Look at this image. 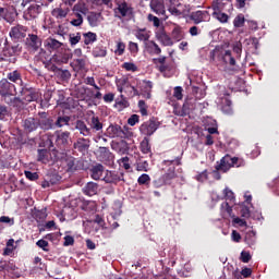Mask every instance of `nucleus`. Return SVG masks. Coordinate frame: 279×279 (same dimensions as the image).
Here are the masks:
<instances>
[{
    "mask_svg": "<svg viewBox=\"0 0 279 279\" xmlns=\"http://www.w3.org/2000/svg\"><path fill=\"white\" fill-rule=\"evenodd\" d=\"M209 60L211 64H216V66H223V64H228L229 66H235L236 60L234 56H232V51L223 50V48H215L209 52Z\"/></svg>",
    "mask_w": 279,
    "mask_h": 279,
    "instance_id": "1",
    "label": "nucleus"
},
{
    "mask_svg": "<svg viewBox=\"0 0 279 279\" xmlns=\"http://www.w3.org/2000/svg\"><path fill=\"white\" fill-rule=\"evenodd\" d=\"M243 165H245V160L242 158L226 155L220 161H217L215 169L218 173H228L232 167H243Z\"/></svg>",
    "mask_w": 279,
    "mask_h": 279,
    "instance_id": "2",
    "label": "nucleus"
},
{
    "mask_svg": "<svg viewBox=\"0 0 279 279\" xmlns=\"http://www.w3.org/2000/svg\"><path fill=\"white\" fill-rule=\"evenodd\" d=\"M37 125L44 132H49V130H56V124L53 118L49 117V113L41 111L38 112Z\"/></svg>",
    "mask_w": 279,
    "mask_h": 279,
    "instance_id": "3",
    "label": "nucleus"
},
{
    "mask_svg": "<svg viewBox=\"0 0 279 279\" xmlns=\"http://www.w3.org/2000/svg\"><path fill=\"white\" fill-rule=\"evenodd\" d=\"M108 134L111 138H130L132 132L126 126L121 128L119 124L109 125Z\"/></svg>",
    "mask_w": 279,
    "mask_h": 279,
    "instance_id": "4",
    "label": "nucleus"
},
{
    "mask_svg": "<svg viewBox=\"0 0 279 279\" xmlns=\"http://www.w3.org/2000/svg\"><path fill=\"white\" fill-rule=\"evenodd\" d=\"M0 95L3 99H8L9 97H14L16 95V86L8 78H2L0 81Z\"/></svg>",
    "mask_w": 279,
    "mask_h": 279,
    "instance_id": "5",
    "label": "nucleus"
},
{
    "mask_svg": "<svg viewBox=\"0 0 279 279\" xmlns=\"http://www.w3.org/2000/svg\"><path fill=\"white\" fill-rule=\"evenodd\" d=\"M116 19H128L133 16L134 8H132L128 2L123 1L118 3V7L114 9Z\"/></svg>",
    "mask_w": 279,
    "mask_h": 279,
    "instance_id": "6",
    "label": "nucleus"
},
{
    "mask_svg": "<svg viewBox=\"0 0 279 279\" xmlns=\"http://www.w3.org/2000/svg\"><path fill=\"white\" fill-rule=\"evenodd\" d=\"M43 14V4H38L33 2L28 5V8L24 11L25 21H34V19H38Z\"/></svg>",
    "mask_w": 279,
    "mask_h": 279,
    "instance_id": "7",
    "label": "nucleus"
},
{
    "mask_svg": "<svg viewBox=\"0 0 279 279\" xmlns=\"http://www.w3.org/2000/svg\"><path fill=\"white\" fill-rule=\"evenodd\" d=\"M64 162H65V171L68 173H75V171H82V169H84V161L73 156H68Z\"/></svg>",
    "mask_w": 279,
    "mask_h": 279,
    "instance_id": "8",
    "label": "nucleus"
},
{
    "mask_svg": "<svg viewBox=\"0 0 279 279\" xmlns=\"http://www.w3.org/2000/svg\"><path fill=\"white\" fill-rule=\"evenodd\" d=\"M159 126L160 123L156 122L155 120H148L140 126V132L144 136H153V134L156 132V130H158Z\"/></svg>",
    "mask_w": 279,
    "mask_h": 279,
    "instance_id": "9",
    "label": "nucleus"
},
{
    "mask_svg": "<svg viewBox=\"0 0 279 279\" xmlns=\"http://www.w3.org/2000/svg\"><path fill=\"white\" fill-rule=\"evenodd\" d=\"M98 154L100 162H104V165H108V167L114 165V155L110 151L108 147H99Z\"/></svg>",
    "mask_w": 279,
    "mask_h": 279,
    "instance_id": "10",
    "label": "nucleus"
},
{
    "mask_svg": "<svg viewBox=\"0 0 279 279\" xmlns=\"http://www.w3.org/2000/svg\"><path fill=\"white\" fill-rule=\"evenodd\" d=\"M190 21H193L194 25H199V23H206L210 21V13L208 11H193L190 14Z\"/></svg>",
    "mask_w": 279,
    "mask_h": 279,
    "instance_id": "11",
    "label": "nucleus"
},
{
    "mask_svg": "<svg viewBox=\"0 0 279 279\" xmlns=\"http://www.w3.org/2000/svg\"><path fill=\"white\" fill-rule=\"evenodd\" d=\"M19 53H21V46L20 45L7 46L3 49L4 58H10L9 62H11L12 64L16 63V56H19Z\"/></svg>",
    "mask_w": 279,
    "mask_h": 279,
    "instance_id": "12",
    "label": "nucleus"
},
{
    "mask_svg": "<svg viewBox=\"0 0 279 279\" xmlns=\"http://www.w3.org/2000/svg\"><path fill=\"white\" fill-rule=\"evenodd\" d=\"M56 137V145L59 149H66V146L69 145V141H71V132L64 131V132H57Z\"/></svg>",
    "mask_w": 279,
    "mask_h": 279,
    "instance_id": "13",
    "label": "nucleus"
},
{
    "mask_svg": "<svg viewBox=\"0 0 279 279\" xmlns=\"http://www.w3.org/2000/svg\"><path fill=\"white\" fill-rule=\"evenodd\" d=\"M9 36L13 40H23V38L27 36V28L23 25L13 26L11 27Z\"/></svg>",
    "mask_w": 279,
    "mask_h": 279,
    "instance_id": "14",
    "label": "nucleus"
},
{
    "mask_svg": "<svg viewBox=\"0 0 279 279\" xmlns=\"http://www.w3.org/2000/svg\"><path fill=\"white\" fill-rule=\"evenodd\" d=\"M155 38L162 45V47H173V39L165 32L159 29L155 33Z\"/></svg>",
    "mask_w": 279,
    "mask_h": 279,
    "instance_id": "15",
    "label": "nucleus"
},
{
    "mask_svg": "<svg viewBox=\"0 0 279 279\" xmlns=\"http://www.w3.org/2000/svg\"><path fill=\"white\" fill-rule=\"evenodd\" d=\"M180 165H182V157H177L169 163L167 175H180L182 173Z\"/></svg>",
    "mask_w": 279,
    "mask_h": 279,
    "instance_id": "16",
    "label": "nucleus"
},
{
    "mask_svg": "<svg viewBox=\"0 0 279 279\" xmlns=\"http://www.w3.org/2000/svg\"><path fill=\"white\" fill-rule=\"evenodd\" d=\"M20 93L23 99L28 102L38 101V93H36V89L32 87H22Z\"/></svg>",
    "mask_w": 279,
    "mask_h": 279,
    "instance_id": "17",
    "label": "nucleus"
},
{
    "mask_svg": "<svg viewBox=\"0 0 279 279\" xmlns=\"http://www.w3.org/2000/svg\"><path fill=\"white\" fill-rule=\"evenodd\" d=\"M26 45L29 49H33V51H38L40 47L43 46V40L38 35L29 34L26 38Z\"/></svg>",
    "mask_w": 279,
    "mask_h": 279,
    "instance_id": "18",
    "label": "nucleus"
},
{
    "mask_svg": "<svg viewBox=\"0 0 279 279\" xmlns=\"http://www.w3.org/2000/svg\"><path fill=\"white\" fill-rule=\"evenodd\" d=\"M23 128L25 132H28V134L36 132V130H38V118H26L23 121Z\"/></svg>",
    "mask_w": 279,
    "mask_h": 279,
    "instance_id": "19",
    "label": "nucleus"
},
{
    "mask_svg": "<svg viewBox=\"0 0 279 279\" xmlns=\"http://www.w3.org/2000/svg\"><path fill=\"white\" fill-rule=\"evenodd\" d=\"M144 47H145V51L149 53V56H160V53H162V49L154 40L146 41L144 44Z\"/></svg>",
    "mask_w": 279,
    "mask_h": 279,
    "instance_id": "20",
    "label": "nucleus"
},
{
    "mask_svg": "<svg viewBox=\"0 0 279 279\" xmlns=\"http://www.w3.org/2000/svg\"><path fill=\"white\" fill-rule=\"evenodd\" d=\"M44 45L46 47V49L48 51H58V49H62V47H64V44H62L61 41H59L58 39L56 38H47L45 41H44Z\"/></svg>",
    "mask_w": 279,
    "mask_h": 279,
    "instance_id": "21",
    "label": "nucleus"
},
{
    "mask_svg": "<svg viewBox=\"0 0 279 279\" xmlns=\"http://www.w3.org/2000/svg\"><path fill=\"white\" fill-rule=\"evenodd\" d=\"M75 130H77L80 134H82V136H93L92 129L88 128V125L86 124V122H84V120H77L75 122Z\"/></svg>",
    "mask_w": 279,
    "mask_h": 279,
    "instance_id": "22",
    "label": "nucleus"
},
{
    "mask_svg": "<svg viewBox=\"0 0 279 279\" xmlns=\"http://www.w3.org/2000/svg\"><path fill=\"white\" fill-rule=\"evenodd\" d=\"M61 175H46L41 182V187L47 189L53 185H57L61 182Z\"/></svg>",
    "mask_w": 279,
    "mask_h": 279,
    "instance_id": "23",
    "label": "nucleus"
},
{
    "mask_svg": "<svg viewBox=\"0 0 279 279\" xmlns=\"http://www.w3.org/2000/svg\"><path fill=\"white\" fill-rule=\"evenodd\" d=\"M92 178H93V180H96V181L101 180V181H105L106 183H110V184H117L120 181H124L123 175H121V177L120 175H105L102 179L99 175H93Z\"/></svg>",
    "mask_w": 279,
    "mask_h": 279,
    "instance_id": "24",
    "label": "nucleus"
},
{
    "mask_svg": "<svg viewBox=\"0 0 279 279\" xmlns=\"http://www.w3.org/2000/svg\"><path fill=\"white\" fill-rule=\"evenodd\" d=\"M90 148V140L81 137L74 143V149L77 151H88Z\"/></svg>",
    "mask_w": 279,
    "mask_h": 279,
    "instance_id": "25",
    "label": "nucleus"
},
{
    "mask_svg": "<svg viewBox=\"0 0 279 279\" xmlns=\"http://www.w3.org/2000/svg\"><path fill=\"white\" fill-rule=\"evenodd\" d=\"M135 38H137V40H141L142 43H150L151 40H149L150 35L149 32L147 31V28H138L135 32Z\"/></svg>",
    "mask_w": 279,
    "mask_h": 279,
    "instance_id": "26",
    "label": "nucleus"
},
{
    "mask_svg": "<svg viewBox=\"0 0 279 279\" xmlns=\"http://www.w3.org/2000/svg\"><path fill=\"white\" fill-rule=\"evenodd\" d=\"M51 159V154L47 149H38L37 150V160L38 162H43V165H48Z\"/></svg>",
    "mask_w": 279,
    "mask_h": 279,
    "instance_id": "27",
    "label": "nucleus"
},
{
    "mask_svg": "<svg viewBox=\"0 0 279 279\" xmlns=\"http://www.w3.org/2000/svg\"><path fill=\"white\" fill-rule=\"evenodd\" d=\"M99 191V185L94 182H88L86 186L83 189V192L87 196H94Z\"/></svg>",
    "mask_w": 279,
    "mask_h": 279,
    "instance_id": "28",
    "label": "nucleus"
},
{
    "mask_svg": "<svg viewBox=\"0 0 279 279\" xmlns=\"http://www.w3.org/2000/svg\"><path fill=\"white\" fill-rule=\"evenodd\" d=\"M89 130L93 132H101L104 130V123H101V120H99V117L93 116L90 121Z\"/></svg>",
    "mask_w": 279,
    "mask_h": 279,
    "instance_id": "29",
    "label": "nucleus"
},
{
    "mask_svg": "<svg viewBox=\"0 0 279 279\" xmlns=\"http://www.w3.org/2000/svg\"><path fill=\"white\" fill-rule=\"evenodd\" d=\"M7 80H9V82H13V84H19V82H20V84H23V78H22L21 72H19V70L8 73Z\"/></svg>",
    "mask_w": 279,
    "mask_h": 279,
    "instance_id": "30",
    "label": "nucleus"
},
{
    "mask_svg": "<svg viewBox=\"0 0 279 279\" xmlns=\"http://www.w3.org/2000/svg\"><path fill=\"white\" fill-rule=\"evenodd\" d=\"M74 14H82L86 16L88 14V7L84 2H78L73 7Z\"/></svg>",
    "mask_w": 279,
    "mask_h": 279,
    "instance_id": "31",
    "label": "nucleus"
},
{
    "mask_svg": "<svg viewBox=\"0 0 279 279\" xmlns=\"http://www.w3.org/2000/svg\"><path fill=\"white\" fill-rule=\"evenodd\" d=\"M92 175H104L106 173V167L101 163L92 165L89 168Z\"/></svg>",
    "mask_w": 279,
    "mask_h": 279,
    "instance_id": "32",
    "label": "nucleus"
},
{
    "mask_svg": "<svg viewBox=\"0 0 279 279\" xmlns=\"http://www.w3.org/2000/svg\"><path fill=\"white\" fill-rule=\"evenodd\" d=\"M4 101L5 104H8V106H11L12 108H17V110H21V108H23V100H21V98L19 97H9L4 99Z\"/></svg>",
    "mask_w": 279,
    "mask_h": 279,
    "instance_id": "33",
    "label": "nucleus"
},
{
    "mask_svg": "<svg viewBox=\"0 0 279 279\" xmlns=\"http://www.w3.org/2000/svg\"><path fill=\"white\" fill-rule=\"evenodd\" d=\"M101 16L100 13H96V12H90L87 15V21L90 25V27H97V25H99V17Z\"/></svg>",
    "mask_w": 279,
    "mask_h": 279,
    "instance_id": "34",
    "label": "nucleus"
},
{
    "mask_svg": "<svg viewBox=\"0 0 279 279\" xmlns=\"http://www.w3.org/2000/svg\"><path fill=\"white\" fill-rule=\"evenodd\" d=\"M244 241L246 245L253 246L256 243V232L254 230H250L245 233Z\"/></svg>",
    "mask_w": 279,
    "mask_h": 279,
    "instance_id": "35",
    "label": "nucleus"
},
{
    "mask_svg": "<svg viewBox=\"0 0 279 279\" xmlns=\"http://www.w3.org/2000/svg\"><path fill=\"white\" fill-rule=\"evenodd\" d=\"M51 14L54 19H66L69 15V9L56 8L52 10Z\"/></svg>",
    "mask_w": 279,
    "mask_h": 279,
    "instance_id": "36",
    "label": "nucleus"
},
{
    "mask_svg": "<svg viewBox=\"0 0 279 279\" xmlns=\"http://www.w3.org/2000/svg\"><path fill=\"white\" fill-rule=\"evenodd\" d=\"M71 58H73L71 50H65L63 53L57 56L58 62H61L62 64H69Z\"/></svg>",
    "mask_w": 279,
    "mask_h": 279,
    "instance_id": "37",
    "label": "nucleus"
},
{
    "mask_svg": "<svg viewBox=\"0 0 279 279\" xmlns=\"http://www.w3.org/2000/svg\"><path fill=\"white\" fill-rule=\"evenodd\" d=\"M33 217L36 221L46 220L48 217L47 209H35V211H33Z\"/></svg>",
    "mask_w": 279,
    "mask_h": 279,
    "instance_id": "38",
    "label": "nucleus"
},
{
    "mask_svg": "<svg viewBox=\"0 0 279 279\" xmlns=\"http://www.w3.org/2000/svg\"><path fill=\"white\" fill-rule=\"evenodd\" d=\"M84 45H93V43H97V34L93 32L84 33Z\"/></svg>",
    "mask_w": 279,
    "mask_h": 279,
    "instance_id": "39",
    "label": "nucleus"
},
{
    "mask_svg": "<svg viewBox=\"0 0 279 279\" xmlns=\"http://www.w3.org/2000/svg\"><path fill=\"white\" fill-rule=\"evenodd\" d=\"M70 121H71V117L60 116L57 118V121L54 122V128H64V125H69Z\"/></svg>",
    "mask_w": 279,
    "mask_h": 279,
    "instance_id": "40",
    "label": "nucleus"
},
{
    "mask_svg": "<svg viewBox=\"0 0 279 279\" xmlns=\"http://www.w3.org/2000/svg\"><path fill=\"white\" fill-rule=\"evenodd\" d=\"M150 8L154 12H156L157 14H165V5L159 2V1H153L150 3Z\"/></svg>",
    "mask_w": 279,
    "mask_h": 279,
    "instance_id": "41",
    "label": "nucleus"
},
{
    "mask_svg": "<svg viewBox=\"0 0 279 279\" xmlns=\"http://www.w3.org/2000/svg\"><path fill=\"white\" fill-rule=\"evenodd\" d=\"M54 75L63 82H66V80H71V72L69 70H63L59 68V71H57Z\"/></svg>",
    "mask_w": 279,
    "mask_h": 279,
    "instance_id": "42",
    "label": "nucleus"
},
{
    "mask_svg": "<svg viewBox=\"0 0 279 279\" xmlns=\"http://www.w3.org/2000/svg\"><path fill=\"white\" fill-rule=\"evenodd\" d=\"M107 54H108V51L104 47H96L93 50L94 58H106Z\"/></svg>",
    "mask_w": 279,
    "mask_h": 279,
    "instance_id": "43",
    "label": "nucleus"
},
{
    "mask_svg": "<svg viewBox=\"0 0 279 279\" xmlns=\"http://www.w3.org/2000/svg\"><path fill=\"white\" fill-rule=\"evenodd\" d=\"M116 106L119 108H130V101H128L125 96L121 95L120 98L116 99Z\"/></svg>",
    "mask_w": 279,
    "mask_h": 279,
    "instance_id": "44",
    "label": "nucleus"
},
{
    "mask_svg": "<svg viewBox=\"0 0 279 279\" xmlns=\"http://www.w3.org/2000/svg\"><path fill=\"white\" fill-rule=\"evenodd\" d=\"M141 151L144 154H150L151 153V146L149 145V138L145 137L141 142Z\"/></svg>",
    "mask_w": 279,
    "mask_h": 279,
    "instance_id": "45",
    "label": "nucleus"
},
{
    "mask_svg": "<svg viewBox=\"0 0 279 279\" xmlns=\"http://www.w3.org/2000/svg\"><path fill=\"white\" fill-rule=\"evenodd\" d=\"M81 40H82V35L80 33L69 35V41L71 47H75V45H77V43H80Z\"/></svg>",
    "mask_w": 279,
    "mask_h": 279,
    "instance_id": "46",
    "label": "nucleus"
},
{
    "mask_svg": "<svg viewBox=\"0 0 279 279\" xmlns=\"http://www.w3.org/2000/svg\"><path fill=\"white\" fill-rule=\"evenodd\" d=\"M136 171H144V172L149 171V163L145 160L137 161Z\"/></svg>",
    "mask_w": 279,
    "mask_h": 279,
    "instance_id": "47",
    "label": "nucleus"
},
{
    "mask_svg": "<svg viewBox=\"0 0 279 279\" xmlns=\"http://www.w3.org/2000/svg\"><path fill=\"white\" fill-rule=\"evenodd\" d=\"M71 25H73V27H80V25H82L84 23V17L82 16V14H74V19L71 20Z\"/></svg>",
    "mask_w": 279,
    "mask_h": 279,
    "instance_id": "48",
    "label": "nucleus"
},
{
    "mask_svg": "<svg viewBox=\"0 0 279 279\" xmlns=\"http://www.w3.org/2000/svg\"><path fill=\"white\" fill-rule=\"evenodd\" d=\"M184 38V35L182 34V31L180 28H174L172 31V40H175V43H180Z\"/></svg>",
    "mask_w": 279,
    "mask_h": 279,
    "instance_id": "49",
    "label": "nucleus"
},
{
    "mask_svg": "<svg viewBox=\"0 0 279 279\" xmlns=\"http://www.w3.org/2000/svg\"><path fill=\"white\" fill-rule=\"evenodd\" d=\"M233 25H234V27H243V25H245V16H243V14H239L233 20Z\"/></svg>",
    "mask_w": 279,
    "mask_h": 279,
    "instance_id": "50",
    "label": "nucleus"
},
{
    "mask_svg": "<svg viewBox=\"0 0 279 279\" xmlns=\"http://www.w3.org/2000/svg\"><path fill=\"white\" fill-rule=\"evenodd\" d=\"M116 56H123L125 53V44L123 41H117Z\"/></svg>",
    "mask_w": 279,
    "mask_h": 279,
    "instance_id": "51",
    "label": "nucleus"
},
{
    "mask_svg": "<svg viewBox=\"0 0 279 279\" xmlns=\"http://www.w3.org/2000/svg\"><path fill=\"white\" fill-rule=\"evenodd\" d=\"M122 69H125V71H131L132 73H136V71H138V66L132 62H124Z\"/></svg>",
    "mask_w": 279,
    "mask_h": 279,
    "instance_id": "52",
    "label": "nucleus"
},
{
    "mask_svg": "<svg viewBox=\"0 0 279 279\" xmlns=\"http://www.w3.org/2000/svg\"><path fill=\"white\" fill-rule=\"evenodd\" d=\"M221 209L225 210V211L228 214V216H229L230 218L234 219L233 209H232L231 206H229L228 203H222V204H221Z\"/></svg>",
    "mask_w": 279,
    "mask_h": 279,
    "instance_id": "53",
    "label": "nucleus"
},
{
    "mask_svg": "<svg viewBox=\"0 0 279 279\" xmlns=\"http://www.w3.org/2000/svg\"><path fill=\"white\" fill-rule=\"evenodd\" d=\"M120 167H123L125 171L130 169V157H122L120 160H118Z\"/></svg>",
    "mask_w": 279,
    "mask_h": 279,
    "instance_id": "54",
    "label": "nucleus"
},
{
    "mask_svg": "<svg viewBox=\"0 0 279 279\" xmlns=\"http://www.w3.org/2000/svg\"><path fill=\"white\" fill-rule=\"evenodd\" d=\"M214 16L220 22V23H228V14L221 13V12H214Z\"/></svg>",
    "mask_w": 279,
    "mask_h": 279,
    "instance_id": "55",
    "label": "nucleus"
},
{
    "mask_svg": "<svg viewBox=\"0 0 279 279\" xmlns=\"http://www.w3.org/2000/svg\"><path fill=\"white\" fill-rule=\"evenodd\" d=\"M138 108L142 117H147V104H145V100L138 101Z\"/></svg>",
    "mask_w": 279,
    "mask_h": 279,
    "instance_id": "56",
    "label": "nucleus"
},
{
    "mask_svg": "<svg viewBox=\"0 0 279 279\" xmlns=\"http://www.w3.org/2000/svg\"><path fill=\"white\" fill-rule=\"evenodd\" d=\"M193 93L196 99H203V97H206V92L202 90L199 87H193Z\"/></svg>",
    "mask_w": 279,
    "mask_h": 279,
    "instance_id": "57",
    "label": "nucleus"
},
{
    "mask_svg": "<svg viewBox=\"0 0 279 279\" xmlns=\"http://www.w3.org/2000/svg\"><path fill=\"white\" fill-rule=\"evenodd\" d=\"M182 92H183L182 86H177V87H174L173 97H174L175 99H178L179 101H180V100L182 99V97H183Z\"/></svg>",
    "mask_w": 279,
    "mask_h": 279,
    "instance_id": "58",
    "label": "nucleus"
},
{
    "mask_svg": "<svg viewBox=\"0 0 279 279\" xmlns=\"http://www.w3.org/2000/svg\"><path fill=\"white\" fill-rule=\"evenodd\" d=\"M117 85L119 93H123V88H125V86H130V83H128V78H122L118 82Z\"/></svg>",
    "mask_w": 279,
    "mask_h": 279,
    "instance_id": "59",
    "label": "nucleus"
},
{
    "mask_svg": "<svg viewBox=\"0 0 279 279\" xmlns=\"http://www.w3.org/2000/svg\"><path fill=\"white\" fill-rule=\"evenodd\" d=\"M251 259H252V255L250 252H245V251L241 252V262L247 264L251 262Z\"/></svg>",
    "mask_w": 279,
    "mask_h": 279,
    "instance_id": "60",
    "label": "nucleus"
},
{
    "mask_svg": "<svg viewBox=\"0 0 279 279\" xmlns=\"http://www.w3.org/2000/svg\"><path fill=\"white\" fill-rule=\"evenodd\" d=\"M129 49H130L132 56H136V53H138V44L130 41Z\"/></svg>",
    "mask_w": 279,
    "mask_h": 279,
    "instance_id": "61",
    "label": "nucleus"
},
{
    "mask_svg": "<svg viewBox=\"0 0 279 279\" xmlns=\"http://www.w3.org/2000/svg\"><path fill=\"white\" fill-rule=\"evenodd\" d=\"M36 245L39 246L40 248H43L45 252H48L49 250L47 248L49 246V242L46 240H38L36 242Z\"/></svg>",
    "mask_w": 279,
    "mask_h": 279,
    "instance_id": "62",
    "label": "nucleus"
},
{
    "mask_svg": "<svg viewBox=\"0 0 279 279\" xmlns=\"http://www.w3.org/2000/svg\"><path fill=\"white\" fill-rule=\"evenodd\" d=\"M102 99H104L105 104H112V101H114V94L113 93L105 94L102 96Z\"/></svg>",
    "mask_w": 279,
    "mask_h": 279,
    "instance_id": "63",
    "label": "nucleus"
},
{
    "mask_svg": "<svg viewBox=\"0 0 279 279\" xmlns=\"http://www.w3.org/2000/svg\"><path fill=\"white\" fill-rule=\"evenodd\" d=\"M223 194H225L226 199H228V201L234 199V193L232 192V190H229L228 187H226L223 190Z\"/></svg>",
    "mask_w": 279,
    "mask_h": 279,
    "instance_id": "64",
    "label": "nucleus"
}]
</instances>
